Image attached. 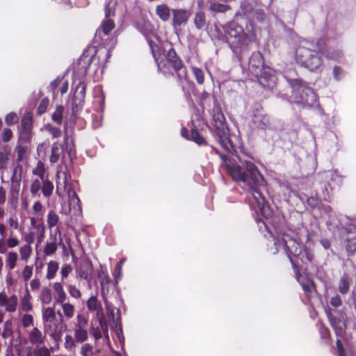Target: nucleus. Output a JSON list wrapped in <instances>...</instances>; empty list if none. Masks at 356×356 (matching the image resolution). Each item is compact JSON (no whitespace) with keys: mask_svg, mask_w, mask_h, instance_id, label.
Returning a JSON list of instances; mask_svg holds the SVG:
<instances>
[{"mask_svg":"<svg viewBox=\"0 0 356 356\" xmlns=\"http://www.w3.org/2000/svg\"><path fill=\"white\" fill-rule=\"evenodd\" d=\"M18 259V255L16 252H10L6 258V267L9 270L13 269L15 266L17 261Z\"/></svg>","mask_w":356,"mask_h":356,"instance_id":"obj_38","label":"nucleus"},{"mask_svg":"<svg viewBox=\"0 0 356 356\" xmlns=\"http://www.w3.org/2000/svg\"><path fill=\"white\" fill-rule=\"evenodd\" d=\"M188 130L186 128L181 129V136L184 138L191 140L197 143L198 145H204L207 144L205 139L199 134V132L194 128L191 129L190 136L187 134Z\"/></svg>","mask_w":356,"mask_h":356,"instance_id":"obj_21","label":"nucleus"},{"mask_svg":"<svg viewBox=\"0 0 356 356\" xmlns=\"http://www.w3.org/2000/svg\"><path fill=\"white\" fill-rule=\"evenodd\" d=\"M31 251H32V250H31V247L30 246V245L27 244V245H24L22 246L19 250L22 260H24V261L28 260V259L31 256Z\"/></svg>","mask_w":356,"mask_h":356,"instance_id":"obj_49","label":"nucleus"},{"mask_svg":"<svg viewBox=\"0 0 356 356\" xmlns=\"http://www.w3.org/2000/svg\"><path fill=\"white\" fill-rule=\"evenodd\" d=\"M53 351V348H48L43 345H40L35 347L33 354L35 356H51V353Z\"/></svg>","mask_w":356,"mask_h":356,"instance_id":"obj_35","label":"nucleus"},{"mask_svg":"<svg viewBox=\"0 0 356 356\" xmlns=\"http://www.w3.org/2000/svg\"><path fill=\"white\" fill-rule=\"evenodd\" d=\"M99 307H100V304L97 300L96 296H91L87 301V307L90 311L97 310Z\"/></svg>","mask_w":356,"mask_h":356,"instance_id":"obj_51","label":"nucleus"},{"mask_svg":"<svg viewBox=\"0 0 356 356\" xmlns=\"http://www.w3.org/2000/svg\"><path fill=\"white\" fill-rule=\"evenodd\" d=\"M155 12L161 20L167 22L170 18L172 9L166 4H160L156 6Z\"/></svg>","mask_w":356,"mask_h":356,"instance_id":"obj_24","label":"nucleus"},{"mask_svg":"<svg viewBox=\"0 0 356 356\" xmlns=\"http://www.w3.org/2000/svg\"><path fill=\"white\" fill-rule=\"evenodd\" d=\"M61 282H56L54 284V290L55 291V303L62 305L65 303L67 294L63 289Z\"/></svg>","mask_w":356,"mask_h":356,"instance_id":"obj_22","label":"nucleus"},{"mask_svg":"<svg viewBox=\"0 0 356 356\" xmlns=\"http://www.w3.org/2000/svg\"><path fill=\"white\" fill-rule=\"evenodd\" d=\"M192 72L195 76L197 82L200 85L203 84L204 81V75L203 70L199 67H193Z\"/></svg>","mask_w":356,"mask_h":356,"instance_id":"obj_47","label":"nucleus"},{"mask_svg":"<svg viewBox=\"0 0 356 356\" xmlns=\"http://www.w3.org/2000/svg\"><path fill=\"white\" fill-rule=\"evenodd\" d=\"M22 168L16 167L14 168L11 177V190L12 198L17 200V194L21 182Z\"/></svg>","mask_w":356,"mask_h":356,"instance_id":"obj_19","label":"nucleus"},{"mask_svg":"<svg viewBox=\"0 0 356 356\" xmlns=\"http://www.w3.org/2000/svg\"><path fill=\"white\" fill-rule=\"evenodd\" d=\"M330 180L337 186H340L342 184L343 178L341 175H338L337 171H332L330 173Z\"/></svg>","mask_w":356,"mask_h":356,"instance_id":"obj_62","label":"nucleus"},{"mask_svg":"<svg viewBox=\"0 0 356 356\" xmlns=\"http://www.w3.org/2000/svg\"><path fill=\"white\" fill-rule=\"evenodd\" d=\"M313 50L316 51V52L319 54L326 55L327 49L325 42L323 39H318L315 44V49H312Z\"/></svg>","mask_w":356,"mask_h":356,"instance_id":"obj_44","label":"nucleus"},{"mask_svg":"<svg viewBox=\"0 0 356 356\" xmlns=\"http://www.w3.org/2000/svg\"><path fill=\"white\" fill-rule=\"evenodd\" d=\"M49 88L53 92L54 97L59 93L63 95L68 90V81L63 77H58L50 83Z\"/></svg>","mask_w":356,"mask_h":356,"instance_id":"obj_18","label":"nucleus"},{"mask_svg":"<svg viewBox=\"0 0 356 356\" xmlns=\"http://www.w3.org/2000/svg\"><path fill=\"white\" fill-rule=\"evenodd\" d=\"M33 174L38 175L40 178L43 180L44 174V166L42 161H38L37 166L33 170Z\"/></svg>","mask_w":356,"mask_h":356,"instance_id":"obj_52","label":"nucleus"},{"mask_svg":"<svg viewBox=\"0 0 356 356\" xmlns=\"http://www.w3.org/2000/svg\"><path fill=\"white\" fill-rule=\"evenodd\" d=\"M68 291L70 295L76 299H79L81 296V291L76 287L75 285L70 284L68 282L64 284Z\"/></svg>","mask_w":356,"mask_h":356,"instance_id":"obj_43","label":"nucleus"},{"mask_svg":"<svg viewBox=\"0 0 356 356\" xmlns=\"http://www.w3.org/2000/svg\"><path fill=\"white\" fill-rule=\"evenodd\" d=\"M40 300H41L42 304L48 305L49 304L52 300V295H51V291L48 287H42L40 295Z\"/></svg>","mask_w":356,"mask_h":356,"instance_id":"obj_33","label":"nucleus"},{"mask_svg":"<svg viewBox=\"0 0 356 356\" xmlns=\"http://www.w3.org/2000/svg\"><path fill=\"white\" fill-rule=\"evenodd\" d=\"M346 249L349 256L354 255L356 252V236L347 238L346 240Z\"/></svg>","mask_w":356,"mask_h":356,"instance_id":"obj_34","label":"nucleus"},{"mask_svg":"<svg viewBox=\"0 0 356 356\" xmlns=\"http://www.w3.org/2000/svg\"><path fill=\"white\" fill-rule=\"evenodd\" d=\"M19 118L17 115L15 113H10L8 115H6L5 118V121L7 124L11 125L13 124H15L18 122Z\"/></svg>","mask_w":356,"mask_h":356,"instance_id":"obj_56","label":"nucleus"},{"mask_svg":"<svg viewBox=\"0 0 356 356\" xmlns=\"http://www.w3.org/2000/svg\"><path fill=\"white\" fill-rule=\"evenodd\" d=\"M76 319H77V323L76 325V327L86 328V326L88 324V321L83 315L78 314Z\"/></svg>","mask_w":356,"mask_h":356,"instance_id":"obj_61","label":"nucleus"},{"mask_svg":"<svg viewBox=\"0 0 356 356\" xmlns=\"http://www.w3.org/2000/svg\"><path fill=\"white\" fill-rule=\"evenodd\" d=\"M314 46L307 41H302L296 49V62L311 72H319L323 69L321 56L313 50Z\"/></svg>","mask_w":356,"mask_h":356,"instance_id":"obj_8","label":"nucleus"},{"mask_svg":"<svg viewBox=\"0 0 356 356\" xmlns=\"http://www.w3.org/2000/svg\"><path fill=\"white\" fill-rule=\"evenodd\" d=\"M49 147V144L42 143L38 145L37 147V152L40 158H44L46 155V152Z\"/></svg>","mask_w":356,"mask_h":356,"instance_id":"obj_60","label":"nucleus"},{"mask_svg":"<svg viewBox=\"0 0 356 356\" xmlns=\"http://www.w3.org/2000/svg\"><path fill=\"white\" fill-rule=\"evenodd\" d=\"M42 322L43 324L58 320L56 313L53 307H47L42 311Z\"/></svg>","mask_w":356,"mask_h":356,"instance_id":"obj_28","label":"nucleus"},{"mask_svg":"<svg viewBox=\"0 0 356 356\" xmlns=\"http://www.w3.org/2000/svg\"><path fill=\"white\" fill-rule=\"evenodd\" d=\"M264 218V220L256 218V221L261 232L266 231L273 237L274 246L270 248V252L275 254L278 252L282 251L288 256L293 266L297 281L307 296H309L314 287V283L311 280L302 276L298 272L297 267L291 257V255L296 257L302 252V246L299 242L300 237L298 232L289 228L278 231V225L273 212L270 216L271 220L269 219L268 221L266 217Z\"/></svg>","mask_w":356,"mask_h":356,"instance_id":"obj_2","label":"nucleus"},{"mask_svg":"<svg viewBox=\"0 0 356 356\" xmlns=\"http://www.w3.org/2000/svg\"><path fill=\"white\" fill-rule=\"evenodd\" d=\"M330 323L338 337L343 338L346 332L345 314L341 310L327 309L325 310Z\"/></svg>","mask_w":356,"mask_h":356,"instance_id":"obj_14","label":"nucleus"},{"mask_svg":"<svg viewBox=\"0 0 356 356\" xmlns=\"http://www.w3.org/2000/svg\"><path fill=\"white\" fill-rule=\"evenodd\" d=\"M28 338L29 343L35 347L44 344L45 334H43L38 327H33L28 332Z\"/></svg>","mask_w":356,"mask_h":356,"instance_id":"obj_20","label":"nucleus"},{"mask_svg":"<svg viewBox=\"0 0 356 356\" xmlns=\"http://www.w3.org/2000/svg\"><path fill=\"white\" fill-rule=\"evenodd\" d=\"M63 315L68 319L72 318L74 314V307L69 302H65L60 305Z\"/></svg>","mask_w":356,"mask_h":356,"instance_id":"obj_39","label":"nucleus"},{"mask_svg":"<svg viewBox=\"0 0 356 356\" xmlns=\"http://www.w3.org/2000/svg\"><path fill=\"white\" fill-rule=\"evenodd\" d=\"M57 250V245L56 241L47 243L45 245L44 252L47 256H49L55 253Z\"/></svg>","mask_w":356,"mask_h":356,"instance_id":"obj_53","label":"nucleus"},{"mask_svg":"<svg viewBox=\"0 0 356 356\" xmlns=\"http://www.w3.org/2000/svg\"><path fill=\"white\" fill-rule=\"evenodd\" d=\"M226 39L236 54H239V59L243 63L248 56L252 40L243 30V28L235 22L228 23L224 27Z\"/></svg>","mask_w":356,"mask_h":356,"instance_id":"obj_6","label":"nucleus"},{"mask_svg":"<svg viewBox=\"0 0 356 356\" xmlns=\"http://www.w3.org/2000/svg\"><path fill=\"white\" fill-rule=\"evenodd\" d=\"M322 212L328 218L327 220L328 226L341 229L348 234L356 232V226L350 222V220L347 216H341L339 218H335L332 209L330 206H323Z\"/></svg>","mask_w":356,"mask_h":356,"instance_id":"obj_13","label":"nucleus"},{"mask_svg":"<svg viewBox=\"0 0 356 356\" xmlns=\"http://www.w3.org/2000/svg\"><path fill=\"white\" fill-rule=\"evenodd\" d=\"M80 353L82 356H90L94 354L93 346L89 343H84L81 348Z\"/></svg>","mask_w":356,"mask_h":356,"instance_id":"obj_54","label":"nucleus"},{"mask_svg":"<svg viewBox=\"0 0 356 356\" xmlns=\"http://www.w3.org/2000/svg\"><path fill=\"white\" fill-rule=\"evenodd\" d=\"M212 116L215 127L213 131V136L225 151L231 152L233 144L229 138L228 129L225 124V118L221 107L216 102H214Z\"/></svg>","mask_w":356,"mask_h":356,"instance_id":"obj_10","label":"nucleus"},{"mask_svg":"<svg viewBox=\"0 0 356 356\" xmlns=\"http://www.w3.org/2000/svg\"><path fill=\"white\" fill-rule=\"evenodd\" d=\"M193 23L197 29H204L207 26L205 14L202 11L197 12L194 16Z\"/></svg>","mask_w":356,"mask_h":356,"instance_id":"obj_25","label":"nucleus"},{"mask_svg":"<svg viewBox=\"0 0 356 356\" xmlns=\"http://www.w3.org/2000/svg\"><path fill=\"white\" fill-rule=\"evenodd\" d=\"M297 257H299L300 259L303 262H310L312 263L314 260V254L313 253L307 250V249H302V252L301 254L296 256Z\"/></svg>","mask_w":356,"mask_h":356,"instance_id":"obj_40","label":"nucleus"},{"mask_svg":"<svg viewBox=\"0 0 356 356\" xmlns=\"http://www.w3.org/2000/svg\"><path fill=\"white\" fill-rule=\"evenodd\" d=\"M64 111L65 108L63 106H57L56 107L55 111L51 115L52 120L59 125L63 123V115Z\"/></svg>","mask_w":356,"mask_h":356,"instance_id":"obj_36","label":"nucleus"},{"mask_svg":"<svg viewBox=\"0 0 356 356\" xmlns=\"http://www.w3.org/2000/svg\"><path fill=\"white\" fill-rule=\"evenodd\" d=\"M53 189V184L48 179L44 180L42 186V191L43 195L46 197H49L51 195Z\"/></svg>","mask_w":356,"mask_h":356,"instance_id":"obj_42","label":"nucleus"},{"mask_svg":"<svg viewBox=\"0 0 356 356\" xmlns=\"http://www.w3.org/2000/svg\"><path fill=\"white\" fill-rule=\"evenodd\" d=\"M70 178L71 175L64 171L60 166L56 174V193L60 196L61 195L60 191L62 189L67 193L70 211L74 215H78L81 212V201L75 191L68 183V179Z\"/></svg>","mask_w":356,"mask_h":356,"instance_id":"obj_9","label":"nucleus"},{"mask_svg":"<svg viewBox=\"0 0 356 356\" xmlns=\"http://www.w3.org/2000/svg\"><path fill=\"white\" fill-rule=\"evenodd\" d=\"M13 334V323L12 321L8 320L4 323L1 337L3 339L11 337Z\"/></svg>","mask_w":356,"mask_h":356,"instance_id":"obj_37","label":"nucleus"},{"mask_svg":"<svg viewBox=\"0 0 356 356\" xmlns=\"http://www.w3.org/2000/svg\"><path fill=\"white\" fill-rule=\"evenodd\" d=\"M252 122L258 129L266 130L270 128V118L261 107H257L254 109Z\"/></svg>","mask_w":356,"mask_h":356,"instance_id":"obj_16","label":"nucleus"},{"mask_svg":"<svg viewBox=\"0 0 356 356\" xmlns=\"http://www.w3.org/2000/svg\"><path fill=\"white\" fill-rule=\"evenodd\" d=\"M73 337L71 335H66L65 337V348L68 350H73L75 348V343Z\"/></svg>","mask_w":356,"mask_h":356,"instance_id":"obj_55","label":"nucleus"},{"mask_svg":"<svg viewBox=\"0 0 356 356\" xmlns=\"http://www.w3.org/2000/svg\"><path fill=\"white\" fill-rule=\"evenodd\" d=\"M172 26L176 29L187 23L191 16V11L184 8L172 9Z\"/></svg>","mask_w":356,"mask_h":356,"instance_id":"obj_17","label":"nucleus"},{"mask_svg":"<svg viewBox=\"0 0 356 356\" xmlns=\"http://www.w3.org/2000/svg\"><path fill=\"white\" fill-rule=\"evenodd\" d=\"M58 263L56 261H51L47 265V272L46 277L48 280H52L55 277L56 272L58 270Z\"/></svg>","mask_w":356,"mask_h":356,"instance_id":"obj_31","label":"nucleus"},{"mask_svg":"<svg viewBox=\"0 0 356 356\" xmlns=\"http://www.w3.org/2000/svg\"><path fill=\"white\" fill-rule=\"evenodd\" d=\"M248 70L253 77L257 78L260 83L264 86H265V85L262 82V80H265L267 78L269 81L267 86L269 88L273 86L275 83V76L270 68L264 67L263 57L259 51H254L251 54L248 60Z\"/></svg>","mask_w":356,"mask_h":356,"instance_id":"obj_11","label":"nucleus"},{"mask_svg":"<svg viewBox=\"0 0 356 356\" xmlns=\"http://www.w3.org/2000/svg\"><path fill=\"white\" fill-rule=\"evenodd\" d=\"M352 282V279L350 276V275L344 272L341 277L340 278L339 285H338V289L339 291L343 294L345 295L349 291L350 286Z\"/></svg>","mask_w":356,"mask_h":356,"instance_id":"obj_23","label":"nucleus"},{"mask_svg":"<svg viewBox=\"0 0 356 356\" xmlns=\"http://www.w3.org/2000/svg\"><path fill=\"white\" fill-rule=\"evenodd\" d=\"M330 303L335 308L340 307L342 304V300L339 295L337 294L331 298Z\"/></svg>","mask_w":356,"mask_h":356,"instance_id":"obj_63","label":"nucleus"},{"mask_svg":"<svg viewBox=\"0 0 356 356\" xmlns=\"http://www.w3.org/2000/svg\"><path fill=\"white\" fill-rule=\"evenodd\" d=\"M72 268L70 264H63L61 270H60V275H61V283L65 284V280L68 277V275L72 273Z\"/></svg>","mask_w":356,"mask_h":356,"instance_id":"obj_50","label":"nucleus"},{"mask_svg":"<svg viewBox=\"0 0 356 356\" xmlns=\"http://www.w3.org/2000/svg\"><path fill=\"white\" fill-rule=\"evenodd\" d=\"M228 10H230L229 6L217 2L211 3L209 8V10L213 14L224 13Z\"/></svg>","mask_w":356,"mask_h":356,"instance_id":"obj_27","label":"nucleus"},{"mask_svg":"<svg viewBox=\"0 0 356 356\" xmlns=\"http://www.w3.org/2000/svg\"><path fill=\"white\" fill-rule=\"evenodd\" d=\"M259 3V0H244L241 3V8L245 14H248L252 10L254 6H257Z\"/></svg>","mask_w":356,"mask_h":356,"instance_id":"obj_30","label":"nucleus"},{"mask_svg":"<svg viewBox=\"0 0 356 356\" xmlns=\"http://www.w3.org/2000/svg\"><path fill=\"white\" fill-rule=\"evenodd\" d=\"M92 61V56L83 54L80 57L74 73L79 76V81L74 90L72 102V115L76 116L82 108L85 99L86 84L82 79L86 75L88 69Z\"/></svg>","mask_w":356,"mask_h":356,"instance_id":"obj_7","label":"nucleus"},{"mask_svg":"<svg viewBox=\"0 0 356 356\" xmlns=\"http://www.w3.org/2000/svg\"><path fill=\"white\" fill-rule=\"evenodd\" d=\"M33 274V268L30 266H26L24 268V270L22 272V276L24 280V281L29 280Z\"/></svg>","mask_w":356,"mask_h":356,"instance_id":"obj_64","label":"nucleus"},{"mask_svg":"<svg viewBox=\"0 0 356 356\" xmlns=\"http://www.w3.org/2000/svg\"><path fill=\"white\" fill-rule=\"evenodd\" d=\"M211 150L218 154L222 166L224 167L231 177L247 191L252 197L257 208L263 217H266L268 221L270 219L272 210L266 204L264 197L259 191V186L264 184V178L260 174L256 165L250 161L232 153L234 147L229 154L220 153L217 149L211 147Z\"/></svg>","mask_w":356,"mask_h":356,"instance_id":"obj_1","label":"nucleus"},{"mask_svg":"<svg viewBox=\"0 0 356 356\" xmlns=\"http://www.w3.org/2000/svg\"><path fill=\"white\" fill-rule=\"evenodd\" d=\"M31 296L26 290V294L22 299V308L25 312H30L32 309V305L30 302Z\"/></svg>","mask_w":356,"mask_h":356,"instance_id":"obj_45","label":"nucleus"},{"mask_svg":"<svg viewBox=\"0 0 356 356\" xmlns=\"http://www.w3.org/2000/svg\"><path fill=\"white\" fill-rule=\"evenodd\" d=\"M42 189L41 181L39 179L34 180L31 185V193L33 195H36Z\"/></svg>","mask_w":356,"mask_h":356,"instance_id":"obj_59","label":"nucleus"},{"mask_svg":"<svg viewBox=\"0 0 356 356\" xmlns=\"http://www.w3.org/2000/svg\"><path fill=\"white\" fill-rule=\"evenodd\" d=\"M73 141L70 136V124L66 122L64 124V138L63 143L55 142L53 143L51 149V156L49 161L51 163H57L60 159L64 156V152H67L69 156H72Z\"/></svg>","mask_w":356,"mask_h":356,"instance_id":"obj_12","label":"nucleus"},{"mask_svg":"<svg viewBox=\"0 0 356 356\" xmlns=\"http://www.w3.org/2000/svg\"><path fill=\"white\" fill-rule=\"evenodd\" d=\"M152 51L159 70L165 76L172 74V71H175L183 91L186 95L189 94V89L192 88L193 84L188 81L186 69L181 60L177 56L175 49L170 48L167 54H163L162 55L161 54H156L152 47Z\"/></svg>","mask_w":356,"mask_h":356,"instance_id":"obj_3","label":"nucleus"},{"mask_svg":"<svg viewBox=\"0 0 356 356\" xmlns=\"http://www.w3.org/2000/svg\"><path fill=\"white\" fill-rule=\"evenodd\" d=\"M45 130L51 135L53 138H58L62 135V131L60 128L54 127L51 124H47L45 126Z\"/></svg>","mask_w":356,"mask_h":356,"instance_id":"obj_46","label":"nucleus"},{"mask_svg":"<svg viewBox=\"0 0 356 356\" xmlns=\"http://www.w3.org/2000/svg\"><path fill=\"white\" fill-rule=\"evenodd\" d=\"M116 6L115 0H108L105 6V19L102 22V27L99 28L95 35V41L99 45L108 48L106 60L111 56V49L116 43V39L110 37L109 33L114 29L113 20L111 18L115 15Z\"/></svg>","mask_w":356,"mask_h":356,"instance_id":"obj_5","label":"nucleus"},{"mask_svg":"<svg viewBox=\"0 0 356 356\" xmlns=\"http://www.w3.org/2000/svg\"><path fill=\"white\" fill-rule=\"evenodd\" d=\"M44 332L56 343L61 341L64 330L63 323L61 321H54L44 323Z\"/></svg>","mask_w":356,"mask_h":356,"instance_id":"obj_15","label":"nucleus"},{"mask_svg":"<svg viewBox=\"0 0 356 356\" xmlns=\"http://www.w3.org/2000/svg\"><path fill=\"white\" fill-rule=\"evenodd\" d=\"M284 76L292 88V101L303 107H312L318 105V99L314 90L302 80L296 77L295 70H290Z\"/></svg>","mask_w":356,"mask_h":356,"instance_id":"obj_4","label":"nucleus"},{"mask_svg":"<svg viewBox=\"0 0 356 356\" xmlns=\"http://www.w3.org/2000/svg\"><path fill=\"white\" fill-rule=\"evenodd\" d=\"M10 152L6 145L0 147V169H4L9 161Z\"/></svg>","mask_w":356,"mask_h":356,"instance_id":"obj_26","label":"nucleus"},{"mask_svg":"<svg viewBox=\"0 0 356 356\" xmlns=\"http://www.w3.org/2000/svg\"><path fill=\"white\" fill-rule=\"evenodd\" d=\"M59 220V216L53 210H51L49 211L47 214V225L49 228H52L53 227L56 226Z\"/></svg>","mask_w":356,"mask_h":356,"instance_id":"obj_41","label":"nucleus"},{"mask_svg":"<svg viewBox=\"0 0 356 356\" xmlns=\"http://www.w3.org/2000/svg\"><path fill=\"white\" fill-rule=\"evenodd\" d=\"M22 323L24 327H30L33 325V317L31 314H26L23 315Z\"/></svg>","mask_w":356,"mask_h":356,"instance_id":"obj_57","label":"nucleus"},{"mask_svg":"<svg viewBox=\"0 0 356 356\" xmlns=\"http://www.w3.org/2000/svg\"><path fill=\"white\" fill-rule=\"evenodd\" d=\"M17 303V297L15 295H13L10 297L8 298L6 304L3 307H5V309L6 312H14L16 311Z\"/></svg>","mask_w":356,"mask_h":356,"instance_id":"obj_29","label":"nucleus"},{"mask_svg":"<svg viewBox=\"0 0 356 356\" xmlns=\"http://www.w3.org/2000/svg\"><path fill=\"white\" fill-rule=\"evenodd\" d=\"M343 53L342 50L337 49H334L332 51H327L325 56L334 60H339L343 57Z\"/></svg>","mask_w":356,"mask_h":356,"instance_id":"obj_48","label":"nucleus"},{"mask_svg":"<svg viewBox=\"0 0 356 356\" xmlns=\"http://www.w3.org/2000/svg\"><path fill=\"white\" fill-rule=\"evenodd\" d=\"M88 338V334L86 328H78L74 330V339L76 342L82 343Z\"/></svg>","mask_w":356,"mask_h":356,"instance_id":"obj_32","label":"nucleus"},{"mask_svg":"<svg viewBox=\"0 0 356 356\" xmlns=\"http://www.w3.org/2000/svg\"><path fill=\"white\" fill-rule=\"evenodd\" d=\"M48 105H49V99L48 98L45 97V98H43L40 102V104L38 107V113L39 115H42V113H44L47 107H48Z\"/></svg>","mask_w":356,"mask_h":356,"instance_id":"obj_58","label":"nucleus"}]
</instances>
